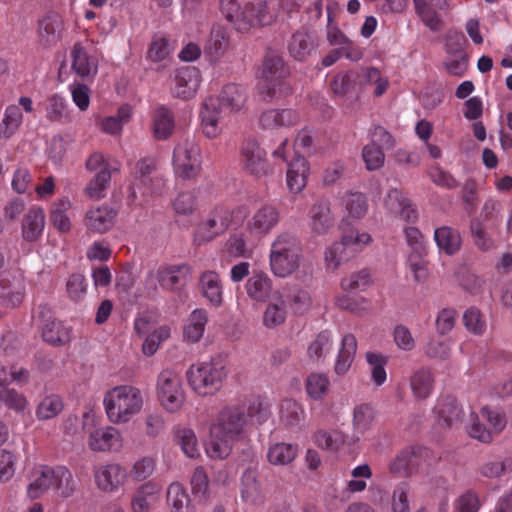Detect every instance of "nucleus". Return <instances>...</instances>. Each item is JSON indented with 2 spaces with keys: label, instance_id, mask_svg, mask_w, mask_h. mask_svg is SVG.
Returning <instances> with one entry per match:
<instances>
[{
  "label": "nucleus",
  "instance_id": "79ce46f5",
  "mask_svg": "<svg viewBox=\"0 0 512 512\" xmlns=\"http://www.w3.org/2000/svg\"><path fill=\"white\" fill-rule=\"evenodd\" d=\"M438 425L442 428L452 427L462 418V409L452 398H445L438 402L436 407Z\"/></svg>",
  "mask_w": 512,
  "mask_h": 512
},
{
  "label": "nucleus",
  "instance_id": "412c9836",
  "mask_svg": "<svg viewBox=\"0 0 512 512\" xmlns=\"http://www.w3.org/2000/svg\"><path fill=\"white\" fill-rule=\"evenodd\" d=\"M417 15L425 26L432 31H439L443 27V20L437 11H448L449 0H413Z\"/></svg>",
  "mask_w": 512,
  "mask_h": 512
},
{
  "label": "nucleus",
  "instance_id": "3c124183",
  "mask_svg": "<svg viewBox=\"0 0 512 512\" xmlns=\"http://www.w3.org/2000/svg\"><path fill=\"white\" fill-rule=\"evenodd\" d=\"M352 257H354V254L351 252L345 242L340 239L327 248L325 251L324 260L327 269L334 271Z\"/></svg>",
  "mask_w": 512,
  "mask_h": 512
},
{
  "label": "nucleus",
  "instance_id": "5fc2aeb1",
  "mask_svg": "<svg viewBox=\"0 0 512 512\" xmlns=\"http://www.w3.org/2000/svg\"><path fill=\"white\" fill-rule=\"evenodd\" d=\"M297 446L287 443H276L267 453L268 461L273 465H287L297 456Z\"/></svg>",
  "mask_w": 512,
  "mask_h": 512
},
{
  "label": "nucleus",
  "instance_id": "338daca9",
  "mask_svg": "<svg viewBox=\"0 0 512 512\" xmlns=\"http://www.w3.org/2000/svg\"><path fill=\"white\" fill-rule=\"evenodd\" d=\"M333 348V338L327 331L320 332L308 347V357L318 360L328 355Z\"/></svg>",
  "mask_w": 512,
  "mask_h": 512
},
{
  "label": "nucleus",
  "instance_id": "473e14b6",
  "mask_svg": "<svg viewBox=\"0 0 512 512\" xmlns=\"http://www.w3.org/2000/svg\"><path fill=\"white\" fill-rule=\"evenodd\" d=\"M72 70L81 78L94 77L98 71L97 60L77 43L71 51Z\"/></svg>",
  "mask_w": 512,
  "mask_h": 512
},
{
  "label": "nucleus",
  "instance_id": "8fccbe9b",
  "mask_svg": "<svg viewBox=\"0 0 512 512\" xmlns=\"http://www.w3.org/2000/svg\"><path fill=\"white\" fill-rule=\"evenodd\" d=\"M375 420V411L370 404L361 403L352 411L353 432L357 435L364 434L371 429Z\"/></svg>",
  "mask_w": 512,
  "mask_h": 512
},
{
  "label": "nucleus",
  "instance_id": "4be33fe9",
  "mask_svg": "<svg viewBox=\"0 0 512 512\" xmlns=\"http://www.w3.org/2000/svg\"><path fill=\"white\" fill-rule=\"evenodd\" d=\"M225 112L218 107L215 97L207 98L200 111L203 133L208 138H216L222 133V118Z\"/></svg>",
  "mask_w": 512,
  "mask_h": 512
},
{
  "label": "nucleus",
  "instance_id": "9d476101",
  "mask_svg": "<svg viewBox=\"0 0 512 512\" xmlns=\"http://www.w3.org/2000/svg\"><path fill=\"white\" fill-rule=\"evenodd\" d=\"M506 426V418L496 409L483 407L472 420L469 435L481 442L488 443Z\"/></svg>",
  "mask_w": 512,
  "mask_h": 512
},
{
  "label": "nucleus",
  "instance_id": "4d7b16f0",
  "mask_svg": "<svg viewBox=\"0 0 512 512\" xmlns=\"http://www.w3.org/2000/svg\"><path fill=\"white\" fill-rule=\"evenodd\" d=\"M345 435L339 430H319L314 434L315 444L324 450L337 451L345 443Z\"/></svg>",
  "mask_w": 512,
  "mask_h": 512
},
{
  "label": "nucleus",
  "instance_id": "f8f14e48",
  "mask_svg": "<svg viewBox=\"0 0 512 512\" xmlns=\"http://www.w3.org/2000/svg\"><path fill=\"white\" fill-rule=\"evenodd\" d=\"M65 23L62 15L54 10L47 11L36 21L38 44L43 48L56 46L63 37Z\"/></svg>",
  "mask_w": 512,
  "mask_h": 512
},
{
  "label": "nucleus",
  "instance_id": "9b49d317",
  "mask_svg": "<svg viewBox=\"0 0 512 512\" xmlns=\"http://www.w3.org/2000/svg\"><path fill=\"white\" fill-rule=\"evenodd\" d=\"M289 74L281 57L270 55L266 57L262 65L259 91L269 96L281 94L285 89V78Z\"/></svg>",
  "mask_w": 512,
  "mask_h": 512
},
{
  "label": "nucleus",
  "instance_id": "69168bd1",
  "mask_svg": "<svg viewBox=\"0 0 512 512\" xmlns=\"http://www.w3.org/2000/svg\"><path fill=\"white\" fill-rule=\"evenodd\" d=\"M174 212L179 216L192 215L198 207L197 195L194 191L179 192L172 201Z\"/></svg>",
  "mask_w": 512,
  "mask_h": 512
},
{
  "label": "nucleus",
  "instance_id": "de8ad7c7",
  "mask_svg": "<svg viewBox=\"0 0 512 512\" xmlns=\"http://www.w3.org/2000/svg\"><path fill=\"white\" fill-rule=\"evenodd\" d=\"M434 386V376L427 368H421L410 378V387L414 397L425 399L430 396Z\"/></svg>",
  "mask_w": 512,
  "mask_h": 512
},
{
  "label": "nucleus",
  "instance_id": "c03bdc74",
  "mask_svg": "<svg viewBox=\"0 0 512 512\" xmlns=\"http://www.w3.org/2000/svg\"><path fill=\"white\" fill-rule=\"evenodd\" d=\"M53 486L55 494L61 498L71 497L77 489V482L72 472L65 466L55 467L53 477Z\"/></svg>",
  "mask_w": 512,
  "mask_h": 512
},
{
  "label": "nucleus",
  "instance_id": "f03ea898",
  "mask_svg": "<svg viewBox=\"0 0 512 512\" xmlns=\"http://www.w3.org/2000/svg\"><path fill=\"white\" fill-rule=\"evenodd\" d=\"M302 0H252L241 6L236 0H221V11L240 32L270 25L276 21L280 10L293 11Z\"/></svg>",
  "mask_w": 512,
  "mask_h": 512
},
{
  "label": "nucleus",
  "instance_id": "bf43d9fd",
  "mask_svg": "<svg viewBox=\"0 0 512 512\" xmlns=\"http://www.w3.org/2000/svg\"><path fill=\"white\" fill-rule=\"evenodd\" d=\"M366 361L371 373V379L377 386H381L387 379L385 366L387 365L388 358L382 353L367 352Z\"/></svg>",
  "mask_w": 512,
  "mask_h": 512
},
{
  "label": "nucleus",
  "instance_id": "e2e57ef3",
  "mask_svg": "<svg viewBox=\"0 0 512 512\" xmlns=\"http://www.w3.org/2000/svg\"><path fill=\"white\" fill-rule=\"evenodd\" d=\"M330 389V381L324 373H312L306 380V391L314 400L323 399Z\"/></svg>",
  "mask_w": 512,
  "mask_h": 512
},
{
  "label": "nucleus",
  "instance_id": "864d4df0",
  "mask_svg": "<svg viewBox=\"0 0 512 512\" xmlns=\"http://www.w3.org/2000/svg\"><path fill=\"white\" fill-rule=\"evenodd\" d=\"M175 438L180 445L183 453L189 458L200 456V448L195 432L188 427H178L175 429Z\"/></svg>",
  "mask_w": 512,
  "mask_h": 512
},
{
  "label": "nucleus",
  "instance_id": "c85d7f7f",
  "mask_svg": "<svg viewBox=\"0 0 512 512\" xmlns=\"http://www.w3.org/2000/svg\"><path fill=\"white\" fill-rule=\"evenodd\" d=\"M298 121V115L291 109H268L259 116V126L264 130L291 127Z\"/></svg>",
  "mask_w": 512,
  "mask_h": 512
},
{
  "label": "nucleus",
  "instance_id": "bb28decb",
  "mask_svg": "<svg viewBox=\"0 0 512 512\" xmlns=\"http://www.w3.org/2000/svg\"><path fill=\"white\" fill-rule=\"evenodd\" d=\"M334 224L331 204L321 199L313 204L309 212V227L314 234H326Z\"/></svg>",
  "mask_w": 512,
  "mask_h": 512
},
{
  "label": "nucleus",
  "instance_id": "cd10ccee",
  "mask_svg": "<svg viewBox=\"0 0 512 512\" xmlns=\"http://www.w3.org/2000/svg\"><path fill=\"white\" fill-rule=\"evenodd\" d=\"M218 107L224 112L237 113L246 107L247 92L246 90L234 83L227 84L223 87L218 97Z\"/></svg>",
  "mask_w": 512,
  "mask_h": 512
},
{
  "label": "nucleus",
  "instance_id": "ea45409f",
  "mask_svg": "<svg viewBox=\"0 0 512 512\" xmlns=\"http://www.w3.org/2000/svg\"><path fill=\"white\" fill-rule=\"evenodd\" d=\"M179 272L180 267L161 266L149 272L147 281L154 288L160 285L164 289L173 290L180 283Z\"/></svg>",
  "mask_w": 512,
  "mask_h": 512
},
{
  "label": "nucleus",
  "instance_id": "ddd939ff",
  "mask_svg": "<svg viewBox=\"0 0 512 512\" xmlns=\"http://www.w3.org/2000/svg\"><path fill=\"white\" fill-rule=\"evenodd\" d=\"M94 483L103 493L117 492L127 481L128 473L119 463L111 462L97 466L93 471Z\"/></svg>",
  "mask_w": 512,
  "mask_h": 512
},
{
  "label": "nucleus",
  "instance_id": "6e6d98bb",
  "mask_svg": "<svg viewBox=\"0 0 512 512\" xmlns=\"http://www.w3.org/2000/svg\"><path fill=\"white\" fill-rule=\"evenodd\" d=\"M42 337L51 345H63L70 339V329L61 322L49 321L42 328Z\"/></svg>",
  "mask_w": 512,
  "mask_h": 512
},
{
  "label": "nucleus",
  "instance_id": "20e7f679",
  "mask_svg": "<svg viewBox=\"0 0 512 512\" xmlns=\"http://www.w3.org/2000/svg\"><path fill=\"white\" fill-rule=\"evenodd\" d=\"M301 261V245L289 233L279 234L271 245L270 267L275 276L284 278L295 272Z\"/></svg>",
  "mask_w": 512,
  "mask_h": 512
},
{
  "label": "nucleus",
  "instance_id": "393cba45",
  "mask_svg": "<svg viewBox=\"0 0 512 512\" xmlns=\"http://www.w3.org/2000/svg\"><path fill=\"white\" fill-rule=\"evenodd\" d=\"M161 491V485L155 481L140 485L131 499L132 512H150L159 501Z\"/></svg>",
  "mask_w": 512,
  "mask_h": 512
},
{
  "label": "nucleus",
  "instance_id": "603ef678",
  "mask_svg": "<svg viewBox=\"0 0 512 512\" xmlns=\"http://www.w3.org/2000/svg\"><path fill=\"white\" fill-rule=\"evenodd\" d=\"M22 121L23 115L20 108L16 105L8 106L0 123V139L11 138L18 131Z\"/></svg>",
  "mask_w": 512,
  "mask_h": 512
},
{
  "label": "nucleus",
  "instance_id": "680f3d73",
  "mask_svg": "<svg viewBox=\"0 0 512 512\" xmlns=\"http://www.w3.org/2000/svg\"><path fill=\"white\" fill-rule=\"evenodd\" d=\"M291 309L296 314L306 313L312 306V297L310 292L302 287L294 286L289 289L287 294Z\"/></svg>",
  "mask_w": 512,
  "mask_h": 512
},
{
  "label": "nucleus",
  "instance_id": "39448f33",
  "mask_svg": "<svg viewBox=\"0 0 512 512\" xmlns=\"http://www.w3.org/2000/svg\"><path fill=\"white\" fill-rule=\"evenodd\" d=\"M227 377L225 367L218 362L207 361L192 365L187 371L190 387L199 395H212Z\"/></svg>",
  "mask_w": 512,
  "mask_h": 512
},
{
  "label": "nucleus",
  "instance_id": "13d9d810",
  "mask_svg": "<svg viewBox=\"0 0 512 512\" xmlns=\"http://www.w3.org/2000/svg\"><path fill=\"white\" fill-rule=\"evenodd\" d=\"M331 89L337 96H345L359 88L358 72L347 71L334 76L331 81Z\"/></svg>",
  "mask_w": 512,
  "mask_h": 512
},
{
  "label": "nucleus",
  "instance_id": "a18cd8bd",
  "mask_svg": "<svg viewBox=\"0 0 512 512\" xmlns=\"http://www.w3.org/2000/svg\"><path fill=\"white\" fill-rule=\"evenodd\" d=\"M174 117L169 109L164 106L155 109L153 114V133L158 140L170 137L174 130Z\"/></svg>",
  "mask_w": 512,
  "mask_h": 512
},
{
  "label": "nucleus",
  "instance_id": "37998d69",
  "mask_svg": "<svg viewBox=\"0 0 512 512\" xmlns=\"http://www.w3.org/2000/svg\"><path fill=\"white\" fill-rule=\"evenodd\" d=\"M156 160L153 157H144L139 159L133 170L132 197L137 198V190L147 185V179L154 174L156 170Z\"/></svg>",
  "mask_w": 512,
  "mask_h": 512
},
{
  "label": "nucleus",
  "instance_id": "0e129e2a",
  "mask_svg": "<svg viewBox=\"0 0 512 512\" xmlns=\"http://www.w3.org/2000/svg\"><path fill=\"white\" fill-rule=\"evenodd\" d=\"M19 456L10 449L0 450V484L8 483L15 476Z\"/></svg>",
  "mask_w": 512,
  "mask_h": 512
},
{
  "label": "nucleus",
  "instance_id": "dca6fc26",
  "mask_svg": "<svg viewBox=\"0 0 512 512\" xmlns=\"http://www.w3.org/2000/svg\"><path fill=\"white\" fill-rule=\"evenodd\" d=\"M229 225V212L223 209L215 210L198 224L194 233V242L198 245L210 242L215 237L223 233Z\"/></svg>",
  "mask_w": 512,
  "mask_h": 512
},
{
  "label": "nucleus",
  "instance_id": "4c0bfd02",
  "mask_svg": "<svg viewBox=\"0 0 512 512\" xmlns=\"http://www.w3.org/2000/svg\"><path fill=\"white\" fill-rule=\"evenodd\" d=\"M73 203L68 197H62L53 202L50 208V222L59 232L67 233L72 228L68 212L72 209Z\"/></svg>",
  "mask_w": 512,
  "mask_h": 512
},
{
  "label": "nucleus",
  "instance_id": "2f4dec72",
  "mask_svg": "<svg viewBox=\"0 0 512 512\" xmlns=\"http://www.w3.org/2000/svg\"><path fill=\"white\" fill-rule=\"evenodd\" d=\"M166 503L170 512H196L187 489L179 482L167 487Z\"/></svg>",
  "mask_w": 512,
  "mask_h": 512
},
{
  "label": "nucleus",
  "instance_id": "b1692460",
  "mask_svg": "<svg viewBox=\"0 0 512 512\" xmlns=\"http://www.w3.org/2000/svg\"><path fill=\"white\" fill-rule=\"evenodd\" d=\"M383 206L387 213L399 216L405 221L413 222L417 219V212L411 201L397 188H391L387 191L383 199Z\"/></svg>",
  "mask_w": 512,
  "mask_h": 512
},
{
  "label": "nucleus",
  "instance_id": "72a5a7b5",
  "mask_svg": "<svg viewBox=\"0 0 512 512\" xmlns=\"http://www.w3.org/2000/svg\"><path fill=\"white\" fill-rule=\"evenodd\" d=\"M309 175V165L302 156H296L289 164L287 169V186L293 193L301 192L306 184Z\"/></svg>",
  "mask_w": 512,
  "mask_h": 512
},
{
  "label": "nucleus",
  "instance_id": "0eeeda50",
  "mask_svg": "<svg viewBox=\"0 0 512 512\" xmlns=\"http://www.w3.org/2000/svg\"><path fill=\"white\" fill-rule=\"evenodd\" d=\"M172 163L177 177L184 180L196 178L202 167L199 146L192 139L181 140L174 148Z\"/></svg>",
  "mask_w": 512,
  "mask_h": 512
},
{
  "label": "nucleus",
  "instance_id": "49530a36",
  "mask_svg": "<svg viewBox=\"0 0 512 512\" xmlns=\"http://www.w3.org/2000/svg\"><path fill=\"white\" fill-rule=\"evenodd\" d=\"M434 240L439 250L447 255L456 253L462 242L460 234L448 226L437 228L434 232Z\"/></svg>",
  "mask_w": 512,
  "mask_h": 512
},
{
  "label": "nucleus",
  "instance_id": "f3484780",
  "mask_svg": "<svg viewBox=\"0 0 512 512\" xmlns=\"http://www.w3.org/2000/svg\"><path fill=\"white\" fill-rule=\"evenodd\" d=\"M280 212L272 204H263L258 207L247 221V230L250 234L263 237L268 235L279 223Z\"/></svg>",
  "mask_w": 512,
  "mask_h": 512
},
{
  "label": "nucleus",
  "instance_id": "6ab92c4d",
  "mask_svg": "<svg viewBox=\"0 0 512 512\" xmlns=\"http://www.w3.org/2000/svg\"><path fill=\"white\" fill-rule=\"evenodd\" d=\"M201 74L196 67L186 66L177 69L172 93L181 99L194 97L201 84Z\"/></svg>",
  "mask_w": 512,
  "mask_h": 512
},
{
  "label": "nucleus",
  "instance_id": "c9c22d12",
  "mask_svg": "<svg viewBox=\"0 0 512 512\" xmlns=\"http://www.w3.org/2000/svg\"><path fill=\"white\" fill-rule=\"evenodd\" d=\"M358 84L360 90L373 87V95L380 97L387 91L389 79L375 67H364L358 72Z\"/></svg>",
  "mask_w": 512,
  "mask_h": 512
},
{
  "label": "nucleus",
  "instance_id": "423d86ee",
  "mask_svg": "<svg viewBox=\"0 0 512 512\" xmlns=\"http://www.w3.org/2000/svg\"><path fill=\"white\" fill-rule=\"evenodd\" d=\"M156 395L161 407L168 413L180 411L185 403V391L181 376L164 369L157 377Z\"/></svg>",
  "mask_w": 512,
  "mask_h": 512
},
{
  "label": "nucleus",
  "instance_id": "5701e85b",
  "mask_svg": "<svg viewBox=\"0 0 512 512\" xmlns=\"http://www.w3.org/2000/svg\"><path fill=\"white\" fill-rule=\"evenodd\" d=\"M55 467L43 464L35 465L29 472V483L26 489L27 497L38 499L53 486Z\"/></svg>",
  "mask_w": 512,
  "mask_h": 512
},
{
  "label": "nucleus",
  "instance_id": "58836bf2",
  "mask_svg": "<svg viewBox=\"0 0 512 512\" xmlns=\"http://www.w3.org/2000/svg\"><path fill=\"white\" fill-rule=\"evenodd\" d=\"M357 350V340L351 333L345 334L341 340L334 370L337 375H344L348 372L354 360Z\"/></svg>",
  "mask_w": 512,
  "mask_h": 512
},
{
  "label": "nucleus",
  "instance_id": "a211bd4d",
  "mask_svg": "<svg viewBox=\"0 0 512 512\" xmlns=\"http://www.w3.org/2000/svg\"><path fill=\"white\" fill-rule=\"evenodd\" d=\"M117 211L108 204L94 205L84 214L83 224L90 233L102 234L112 229Z\"/></svg>",
  "mask_w": 512,
  "mask_h": 512
},
{
  "label": "nucleus",
  "instance_id": "2eb2a0df",
  "mask_svg": "<svg viewBox=\"0 0 512 512\" xmlns=\"http://www.w3.org/2000/svg\"><path fill=\"white\" fill-rule=\"evenodd\" d=\"M86 444L93 452H117L123 447V436L113 426L94 428L87 432Z\"/></svg>",
  "mask_w": 512,
  "mask_h": 512
},
{
  "label": "nucleus",
  "instance_id": "7ed1b4c3",
  "mask_svg": "<svg viewBox=\"0 0 512 512\" xmlns=\"http://www.w3.org/2000/svg\"><path fill=\"white\" fill-rule=\"evenodd\" d=\"M103 406L111 423L126 424L142 411L144 397L136 386L118 385L105 392Z\"/></svg>",
  "mask_w": 512,
  "mask_h": 512
},
{
  "label": "nucleus",
  "instance_id": "e433bc0d",
  "mask_svg": "<svg viewBox=\"0 0 512 512\" xmlns=\"http://www.w3.org/2000/svg\"><path fill=\"white\" fill-rule=\"evenodd\" d=\"M202 295L211 305L219 307L223 302V287L219 275L213 271L204 272L199 281Z\"/></svg>",
  "mask_w": 512,
  "mask_h": 512
},
{
  "label": "nucleus",
  "instance_id": "f257e3e1",
  "mask_svg": "<svg viewBox=\"0 0 512 512\" xmlns=\"http://www.w3.org/2000/svg\"><path fill=\"white\" fill-rule=\"evenodd\" d=\"M247 427L246 409L238 404L221 408L209 424L205 451L212 459L228 457L236 442L240 441Z\"/></svg>",
  "mask_w": 512,
  "mask_h": 512
},
{
  "label": "nucleus",
  "instance_id": "a19ab883",
  "mask_svg": "<svg viewBox=\"0 0 512 512\" xmlns=\"http://www.w3.org/2000/svg\"><path fill=\"white\" fill-rule=\"evenodd\" d=\"M132 117V108L129 105H122L115 115L103 117L99 126L102 132L111 136H120L124 125H126Z\"/></svg>",
  "mask_w": 512,
  "mask_h": 512
},
{
  "label": "nucleus",
  "instance_id": "6e6552de",
  "mask_svg": "<svg viewBox=\"0 0 512 512\" xmlns=\"http://www.w3.org/2000/svg\"><path fill=\"white\" fill-rule=\"evenodd\" d=\"M86 169L94 172V177L87 183L84 193L91 200H100L106 196L111 181L112 171L118 168L112 166L101 153H93L86 161Z\"/></svg>",
  "mask_w": 512,
  "mask_h": 512
},
{
  "label": "nucleus",
  "instance_id": "7c9ffc66",
  "mask_svg": "<svg viewBox=\"0 0 512 512\" xmlns=\"http://www.w3.org/2000/svg\"><path fill=\"white\" fill-rule=\"evenodd\" d=\"M340 205L350 220L364 218L369 208L367 196L358 191H346L340 197Z\"/></svg>",
  "mask_w": 512,
  "mask_h": 512
},
{
  "label": "nucleus",
  "instance_id": "09e8293b",
  "mask_svg": "<svg viewBox=\"0 0 512 512\" xmlns=\"http://www.w3.org/2000/svg\"><path fill=\"white\" fill-rule=\"evenodd\" d=\"M208 315L204 309H195L190 314L184 327V338L192 343L198 342L204 333Z\"/></svg>",
  "mask_w": 512,
  "mask_h": 512
},
{
  "label": "nucleus",
  "instance_id": "a878e982",
  "mask_svg": "<svg viewBox=\"0 0 512 512\" xmlns=\"http://www.w3.org/2000/svg\"><path fill=\"white\" fill-rule=\"evenodd\" d=\"M245 292L248 298L257 303H263L271 298L276 290H273L271 278L264 272H253L245 283Z\"/></svg>",
  "mask_w": 512,
  "mask_h": 512
},
{
  "label": "nucleus",
  "instance_id": "f704fd0d",
  "mask_svg": "<svg viewBox=\"0 0 512 512\" xmlns=\"http://www.w3.org/2000/svg\"><path fill=\"white\" fill-rule=\"evenodd\" d=\"M45 228V213L41 207H32L22 221V237L25 241L34 242Z\"/></svg>",
  "mask_w": 512,
  "mask_h": 512
},
{
  "label": "nucleus",
  "instance_id": "4468645a",
  "mask_svg": "<svg viewBox=\"0 0 512 512\" xmlns=\"http://www.w3.org/2000/svg\"><path fill=\"white\" fill-rule=\"evenodd\" d=\"M134 329L136 333L144 338L142 352L146 356H152L156 353L161 343L170 337L171 329L167 325L156 327L146 318L135 320Z\"/></svg>",
  "mask_w": 512,
  "mask_h": 512
},
{
  "label": "nucleus",
  "instance_id": "774afa93",
  "mask_svg": "<svg viewBox=\"0 0 512 512\" xmlns=\"http://www.w3.org/2000/svg\"><path fill=\"white\" fill-rule=\"evenodd\" d=\"M303 407L294 400L286 399L281 403L280 419L287 426H294L304 419Z\"/></svg>",
  "mask_w": 512,
  "mask_h": 512
},
{
  "label": "nucleus",
  "instance_id": "052dcab7",
  "mask_svg": "<svg viewBox=\"0 0 512 512\" xmlns=\"http://www.w3.org/2000/svg\"><path fill=\"white\" fill-rule=\"evenodd\" d=\"M63 408V401L58 395H48L38 404L36 417L40 421L53 419L61 413Z\"/></svg>",
  "mask_w": 512,
  "mask_h": 512
},
{
  "label": "nucleus",
  "instance_id": "c756f323",
  "mask_svg": "<svg viewBox=\"0 0 512 512\" xmlns=\"http://www.w3.org/2000/svg\"><path fill=\"white\" fill-rule=\"evenodd\" d=\"M286 317L287 311L284 295L281 291L276 290L263 312L262 323L266 328L273 329L284 324Z\"/></svg>",
  "mask_w": 512,
  "mask_h": 512
},
{
  "label": "nucleus",
  "instance_id": "1a4fd4ad",
  "mask_svg": "<svg viewBox=\"0 0 512 512\" xmlns=\"http://www.w3.org/2000/svg\"><path fill=\"white\" fill-rule=\"evenodd\" d=\"M240 163L247 174L257 179L273 173V166L267 159L265 149L252 138L246 139L241 145Z\"/></svg>",
  "mask_w": 512,
  "mask_h": 512
},
{
  "label": "nucleus",
  "instance_id": "aec40b11",
  "mask_svg": "<svg viewBox=\"0 0 512 512\" xmlns=\"http://www.w3.org/2000/svg\"><path fill=\"white\" fill-rule=\"evenodd\" d=\"M241 499L250 505H263L267 498V493L258 479V473L255 468H247L240 478Z\"/></svg>",
  "mask_w": 512,
  "mask_h": 512
}]
</instances>
